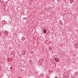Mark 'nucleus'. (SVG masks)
Segmentation results:
<instances>
[{"label":"nucleus","mask_w":78,"mask_h":78,"mask_svg":"<svg viewBox=\"0 0 78 78\" xmlns=\"http://www.w3.org/2000/svg\"><path fill=\"white\" fill-rule=\"evenodd\" d=\"M12 67H10V70H12Z\"/></svg>","instance_id":"nucleus-4"},{"label":"nucleus","mask_w":78,"mask_h":78,"mask_svg":"<svg viewBox=\"0 0 78 78\" xmlns=\"http://www.w3.org/2000/svg\"><path fill=\"white\" fill-rule=\"evenodd\" d=\"M56 61H56V62H59V60L57 59L56 60Z\"/></svg>","instance_id":"nucleus-3"},{"label":"nucleus","mask_w":78,"mask_h":78,"mask_svg":"<svg viewBox=\"0 0 78 78\" xmlns=\"http://www.w3.org/2000/svg\"><path fill=\"white\" fill-rule=\"evenodd\" d=\"M67 77H68V76H67Z\"/></svg>","instance_id":"nucleus-9"},{"label":"nucleus","mask_w":78,"mask_h":78,"mask_svg":"<svg viewBox=\"0 0 78 78\" xmlns=\"http://www.w3.org/2000/svg\"><path fill=\"white\" fill-rule=\"evenodd\" d=\"M55 59H57V58H55Z\"/></svg>","instance_id":"nucleus-5"},{"label":"nucleus","mask_w":78,"mask_h":78,"mask_svg":"<svg viewBox=\"0 0 78 78\" xmlns=\"http://www.w3.org/2000/svg\"><path fill=\"white\" fill-rule=\"evenodd\" d=\"M63 78H65V76H63Z\"/></svg>","instance_id":"nucleus-7"},{"label":"nucleus","mask_w":78,"mask_h":78,"mask_svg":"<svg viewBox=\"0 0 78 78\" xmlns=\"http://www.w3.org/2000/svg\"><path fill=\"white\" fill-rule=\"evenodd\" d=\"M73 0H71L70 1V3H73Z\"/></svg>","instance_id":"nucleus-2"},{"label":"nucleus","mask_w":78,"mask_h":78,"mask_svg":"<svg viewBox=\"0 0 78 78\" xmlns=\"http://www.w3.org/2000/svg\"><path fill=\"white\" fill-rule=\"evenodd\" d=\"M51 71V70H49V71Z\"/></svg>","instance_id":"nucleus-8"},{"label":"nucleus","mask_w":78,"mask_h":78,"mask_svg":"<svg viewBox=\"0 0 78 78\" xmlns=\"http://www.w3.org/2000/svg\"><path fill=\"white\" fill-rule=\"evenodd\" d=\"M43 33H47V30L46 29H44L43 30Z\"/></svg>","instance_id":"nucleus-1"},{"label":"nucleus","mask_w":78,"mask_h":78,"mask_svg":"<svg viewBox=\"0 0 78 78\" xmlns=\"http://www.w3.org/2000/svg\"><path fill=\"white\" fill-rule=\"evenodd\" d=\"M67 75H69V74H67Z\"/></svg>","instance_id":"nucleus-6"}]
</instances>
